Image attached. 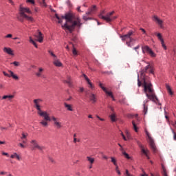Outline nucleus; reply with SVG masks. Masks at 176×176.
<instances>
[{
  "label": "nucleus",
  "mask_w": 176,
  "mask_h": 176,
  "mask_svg": "<svg viewBox=\"0 0 176 176\" xmlns=\"http://www.w3.org/2000/svg\"><path fill=\"white\" fill-rule=\"evenodd\" d=\"M148 71L149 74H152L153 75L155 74V67L153 64H148L140 72V75L143 77V87L144 88V92L146 93V96L148 100H151V101L156 102V101H159V99H157V97L155 95L153 89H152V84L148 83L145 80V74L148 73Z\"/></svg>",
  "instance_id": "nucleus-1"
},
{
  "label": "nucleus",
  "mask_w": 176,
  "mask_h": 176,
  "mask_svg": "<svg viewBox=\"0 0 176 176\" xmlns=\"http://www.w3.org/2000/svg\"><path fill=\"white\" fill-rule=\"evenodd\" d=\"M62 19H65L66 20V23L63 25V28L65 30L69 31V32H72L75 28L80 27L82 23H80V19H78L76 21H74V15L71 13L66 14L65 16H62Z\"/></svg>",
  "instance_id": "nucleus-2"
},
{
  "label": "nucleus",
  "mask_w": 176,
  "mask_h": 176,
  "mask_svg": "<svg viewBox=\"0 0 176 176\" xmlns=\"http://www.w3.org/2000/svg\"><path fill=\"white\" fill-rule=\"evenodd\" d=\"M43 100L40 98L34 99L33 100L34 104V108H36V109H37L38 111V115H39V116H42L43 118H44V120L40 122V124H42L43 127H47V122H52V119H50V115L48 113H47V111H42V109H41V102H43Z\"/></svg>",
  "instance_id": "nucleus-3"
},
{
  "label": "nucleus",
  "mask_w": 176,
  "mask_h": 176,
  "mask_svg": "<svg viewBox=\"0 0 176 176\" xmlns=\"http://www.w3.org/2000/svg\"><path fill=\"white\" fill-rule=\"evenodd\" d=\"M133 35H134V32L133 30H130L126 34L124 35H120V38L122 39V41H127V39H129V41H127L126 43L129 47H131V43L133 42H135L137 41V38H133Z\"/></svg>",
  "instance_id": "nucleus-4"
},
{
  "label": "nucleus",
  "mask_w": 176,
  "mask_h": 176,
  "mask_svg": "<svg viewBox=\"0 0 176 176\" xmlns=\"http://www.w3.org/2000/svg\"><path fill=\"white\" fill-rule=\"evenodd\" d=\"M25 13H28V14H32V12H31L30 8L20 7L19 14L21 16V17H24V19H26L28 21H31V23H34V18H32V16H29Z\"/></svg>",
  "instance_id": "nucleus-5"
},
{
  "label": "nucleus",
  "mask_w": 176,
  "mask_h": 176,
  "mask_svg": "<svg viewBox=\"0 0 176 176\" xmlns=\"http://www.w3.org/2000/svg\"><path fill=\"white\" fill-rule=\"evenodd\" d=\"M104 13V11L102 12V13L99 15L100 19H102V20H104L107 23H111L113 20H116L117 19V16H113V13H115L114 11L111 12H109L107 14L106 16H103L102 14Z\"/></svg>",
  "instance_id": "nucleus-6"
},
{
  "label": "nucleus",
  "mask_w": 176,
  "mask_h": 176,
  "mask_svg": "<svg viewBox=\"0 0 176 176\" xmlns=\"http://www.w3.org/2000/svg\"><path fill=\"white\" fill-rule=\"evenodd\" d=\"M97 10V6H93V7L88 11L84 16H83V20L85 21H87V20H91V18L89 17V16H91V14H94V13H96V11Z\"/></svg>",
  "instance_id": "nucleus-7"
},
{
  "label": "nucleus",
  "mask_w": 176,
  "mask_h": 176,
  "mask_svg": "<svg viewBox=\"0 0 176 176\" xmlns=\"http://www.w3.org/2000/svg\"><path fill=\"white\" fill-rule=\"evenodd\" d=\"M146 134L148 137L151 148L152 149L153 152L155 153L157 150H156V145H155V141H153V139L152 138V137H151V134H149V132H148V131H146Z\"/></svg>",
  "instance_id": "nucleus-8"
},
{
  "label": "nucleus",
  "mask_w": 176,
  "mask_h": 176,
  "mask_svg": "<svg viewBox=\"0 0 176 176\" xmlns=\"http://www.w3.org/2000/svg\"><path fill=\"white\" fill-rule=\"evenodd\" d=\"M153 21H155V24H157L162 29L164 28V21L157 15H154L152 17Z\"/></svg>",
  "instance_id": "nucleus-9"
},
{
  "label": "nucleus",
  "mask_w": 176,
  "mask_h": 176,
  "mask_svg": "<svg viewBox=\"0 0 176 176\" xmlns=\"http://www.w3.org/2000/svg\"><path fill=\"white\" fill-rule=\"evenodd\" d=\"M142 50L143 53H147L149 54V56H151V57H156V54H155L152 49H151V47H149L148 45L142 46Z\"/></svg>",
  "instance_id": "nucleus-10"
},
{
  "label": "nucleus",
  "mask_w": 176,
  "mask_h": 176,
  "mask_svg": "<svg viewBox=\"0 0 176 176\" xmlns=\"http://www.w3.org/2000/svg\"><path fill=\"white\" fill-rule=\"evenodd\" d=\"M9 74L6 73V72H3L4 76H7L8 78H12L15 80H19V76L14 74V72H12V70H8Z\"/></svg>",
  "instance_id": "nucleus-11"
},
{
  "label": "nucleus",
  "mask_w": 176,
  "mask_h": 176,
  "mask_svg": "<svg viewBox=\"0 0 176 176\" xmlns=\"http://www.w3.org/2000/svg\"><path fill=\"white\" fill-rule=\"evenodd\" d=\"M137 144H138V146L140 148L141 152L143 153V155L148 156V155H149V150H148V148H145L144 146V145H142V144H141V142L137 141Z\"/></svg>",
  "instance_id": "nucleus-12"
},
{
  "label": "nucleus",
  "mask_w": 176,
  "mask_h": 176,
  "mask_svg": "<svg viewBox=\"0 0 176 176\" xmlns=\"http://www.w3.org/2000/svg\"><path fill=\"white\" fill-rule=\"evenodd\" d=\"M51 120H53L54 124L56 129H61L63 127V125L61 124V122L58 121V118L52 116L50 118Z\"/></svg>",
  "instance_id": "nucleus-13"
},
{
  "label": "nucleus",
  "mask_w": 176,
  "mask_h": 176,
  "mask_svg": "<svg viewBox=\"0 0 176 176\" xmlns=\"http://www.w3.org/2000/svg\"><path fill=\"white\" fill-rule=\"evenodd\" d=\"M31 144L33 146V150L38 149V151H43V149H45V146H39V144H38V142H36V140H32Z\"/></svg>",
  "instance_id": "nucleus-14"
},
{
  "label": "nucleus",
  "mask_w": 176,
  "mask_h": 176,
  "mask_svg": "<svg viewBox=\"0 0 176 176\" xmlns=\"http://www.w3.org/2000/svg\"><path fill=\"white\" fill-rule=\"evenodd\" d=\"M155 35H157V37L159 39V41H160L162 46L164 49V50H167V47L166 46V44H164V40L163 39V37L162 36V34L155 32Z\"/></svg>",
  "instance_id": "nucleus-15"
},
{
  "label": "nucleus",
  "mask_w": 176,
  "mask_h": 176,
  "mask_svg": "<svg viewBox=\"0 0 176 176\" xmlns=\"http://www.w3.org/2000/svg\"><path fill=\"white\" fill-rule=\"evenodd\" d=\"M34 36L36 38L37 41L40 43H42L43 42V34L41 32H38L37 34H34Z\"/></svg>",
  "instance_id": "nucleus-16"
},
{
  "label": "nucleus",
  "mask_w": 176,
  "mask_h": 176,
  "mask_svg": "<svg viewBox=\"0 0 176 176\" xmlns=\"http://www.w3.org/2000/svg\"><path fill=\"white\" fill-rule=\"evenodd\" d=\"M89 101H91V104H96L97 102V94L91 93L89 94Z\"/></svg>",
  "instance_id": "nucleus-17"
},
{
  "label": "nucleus",
  "mask_w": 176,
  "mask_h": 176,
  "mask_svg": "<svg viewBox=\"0 0 176 176\" xmlns=\"http://www.w3.org/2000/svg\"><path fill=\"white\" fill-rule=\"evenodd\" d=\"M64 107L67 109V111H69L70 112H73L74 107L72 106V104H69L67 102H64Z\"/></svg>",
  "instance_id": "nucleus-18"
},
{
  "label": "nucleus",
  "mask_w": 176,
  "mask_h": 176,
  "mask_svg": "<svg viewBox=\"0 0 176 176\" xmlns=\"http://www.w3.org/2000/svg\"><path fill=\"white\" fill-rule=\"evenodd\" d=\"M149 100H144L143 102V107H144V115H146V113H148V102Z\"/></svg>",
  "instance_id": "nucleus-19"
},
{
  "label": "nucleus",
  "mask_w": 176,
  "mask_h": 176,
  "mask_svg": "<svg viewBox=\"0 0 176 176\" xmlns=\"http://www.w3.org/2000/svg\"><path fill=\"white\" fill-rule=\"evenodd\" d=\"M3 52L5 53H7V54H9L10 56H14V54H13V50H12L11 48L4 47Z\"/></svg>",
  "instance_id": "nucleus-20"
},
{
  "label": "nucleus",
  "mask_w": 176,
  "mask_h": 176,
  "mask_svg": "<svg viewBox=\"0 0 176 176\" xmlns=\"http://www.w3.org/2000/svg\"><path fill=\"white\" fill-rule=\"evenodd\" d=\"M65 83H67L69 87H74V85L72 84V80H71V76H67V80H64Z\"/></svg>",
  "instance_id": "nucleus-21"
},
{
  "label": "nucleus",
  "mask_w": 176,
  "mask_h": 176,
  "mask_svg": "<svg viewBox=\"0 0 176 176\" xmlns=\"http://www.w3.org/2000/svg\"><path fill=\"white\" fill-rule=\"evenodd\" d=\"M14 98V95H5L3 96L2 100H7L8 101H12Z\"/></svg>",
  "instance_id": "nucleus-22"
},
{
  "label": "nucleus",
  "mask_w": 176,
  "mask_h": 176,
  "mask_svg": "<svg viewBox=\"0 0 176 176\" xmlns=\"http://www.w3.org/2000/svg\"><path fill=\"white\" fill-rule=\"evenodd\" d=\"M166 90H167L169 96H173L174 95V92L173 91V90L171 89V87H170L168 85V84H166Z\"/></svg>",
  "instance_id": "nucleus-23"
},
{
  "label": "nucleus",
  "mask_w": 176,
  "mask_h": 176,
  "mask_svg": "<svg viewBox=\"0 0 176 176\" xmlns=\"http://www.w3.org/2000/svg\"><path fill=\"white\" fill-rule=\"evenodd\" d=\"M11 159H16V160H21V157L17 154V153H14V154L11 155Z\"/></svg>",
  "instance_id": "nucleus-24"
},
{
  "label": "nucleus",
  "mask_w": 176,
  "mask_h": 176,
  "mask_svg": "<svg viewBox=\"0 0 176 176\" xmlns=\"http://www.w3.org/2000/svg\"><path fill=\"white\" fill-rule=\"evenodd\" d=\"M53 64H54L56 65V67H63V63H61L58 59L57 58H55L54 59V62Z\"/></svg>",
  "instance_id": "nucleus-25"
},
{
  "label": "nucleus",
  "mask_w": 176,
  "mask_h": 176,
  "mask_svg": "<svg viewBox=\"0 0 176 176\" xmlns=\"http://www.w3.org/2000/svg\"><path fill=\"white\" fill-rule=\"evenodd\" d=\"M162 175L168 176L167 175V170L166 169V167L164 166V165L162 164Z\"/></svg>",
  "instance_id": "nucleus-26"
},
{
  "label": "nucleus",
  "mask_w": 176,
  "mask_h": 176,
  "mask_svg": "<svg viewBox=\"0 0 176 176\" xmlns=\"http://www.w3.org/2000/svg\"><path fill=\"white\" fill-rule=\"evenodd\" d=\"M42 72H43V69L42 67H40L38 69V72L36 73V76H38V78H40V76H42Z\"/></svg>",
  "instance_id": "nucleus-27"
},
{
  "label": "nucleus",
  "mask_w": 176,
  "mask_h": 176,
  "mask_svg": "<svg viewBox=\"0 0 176 176\" xmlns=\"http://www.w3.org/2000/svg\"><path fill=\"white\" fill-rule=\"evenodd\" d=\"M111 122H116V114L112 113L109 116Z\"/></svg>",
  "instance_id": "nucleus-28"
},
{
  "label": "nucleus",
  "mask_w": 176,
  "mask_h": 176,
  "mask_svg": "<svg viewBox=\"0 0 176 176\" xmlns=\"http://www.w3.org/2000/svg\"><path fill=\"white\" fill-rule=\"evenodd\" d=\"M104 93H106V94H108L109 96V97H111V98H113V95L112 94V92L108 91V90H107V88H103Z\"/></svg>",
  "instance_id": "nucleus-29"
},
{
  "label": "nucleus",
  "mask_w": 176,
  "mask_h": 176,
  "mask_svg": "<svg viewBox=\"0 0 176 176\" xmlns=\"http://www.w3.org/2000/svg\"><path fill=\"white\" fill-rule=\"evenodd\" d=\"M87 160L90 163V164H93L94 163V158L91 157H87Z\"/></svg>",
  "instance_id": "nucleus-30"
},
{
  "label": "nucleus",
  "mask_w": 176,
  "mask_h": 176,
  "mask_svg": "<svg viewBox=\"0 0 176 176\" xmlns=\"http://www.w3.org/2000/svg\"><path fill=\"white\" fill-rule=\"evenodd\" d=\"M132 124L133 126V129L136 133L138 132V127H137V124H135V122L134 121H132Z\"/></svg>",
  "instance_id": "nucleus-31"
},
{
  "label": "nucleus",
  "mask_w": 176,
  "mask_h": 176,
  "mask_svg": "<svg viewBox=\"0 0 176 176\" xmlns=\"http://www.w3.org/2000/svg\"><path fill=\"white\" fill-rule=\"evenodd\" d=\"M82 76L85 78V80L87 82L88 85L91 83V81H90V79L86 76V74H82Z\"/></svg>",
  "instance_id": "nucleus-32"
},
{
  "label": "nucleus",
  "mask_w": 176,
  "mask_h": 176,
  "mask_svg": "<svg viewBox=\"0 0 176 176\" xmlns=\"http://www.w3.org/2000/svg\"><path fill=\"white\" fill-rule=\"evenodd\" d=\"M111 163H113L114 164V166H118V163L116 162V159H115V157H111Z\"/></svg>",
  "instance_id": "nucleus-33"
},
{
  "label": "nucleus",
  "mask_w": 176,
  "mask_h": 176,
  "mask_svg": "<svg viewBox=\"0 0 176 176\" xmlns=\"http://www.w3.org/2000/svg\"><path fill=\"white\" fill-rule=\"evenodd\" d=\"M17 19L19 21H21V23H24V16H21V14L20 16H17Z\"/></svg>",
  "instance_id": "nucleus-34"
},
{
  "label": "nucleus",
  "mask_w": 176,
  "mask_h": 176,
  "mask_svg": "<svg viewBox=\"0 0 176 176\" xmlns=\"http://www.w3.org/2000/svg\"><path fill=\"white\" fill-rule=\"evenodd\" d=\"M55 17H56V19L58 20V23L59 24H61L63 23V20H61L60 17L58 16L57 14H55Z\"/></svg>",
  "instance_id": "nucleus-35"
},
{
  "label": "nucleus",
  "mask_w": 176,
  "mask_h": 176,
  "mask_svg": "<svg viewBox=\"0 0 176 176\" xmlns=\"http://www.w3.org/2000/svg\"><path fill=\"white\" fill-rule=\"evenodd\" d=\"M14 67H20V62L18 61H14L13 63H11Z\"/></svg>",
  "instance_id": "nucleus-36"
},
{
  "label": "nucleus",
  "mask_w": 176,
  "mask_h": 176,
  "mask_svg": "<svg viewBox=\"0 0 176 176\" xmlns=\"http://www.w3.org/2000/svg\"><path fill=\"white\" fill-rule=\"evenodd\" d=\"M138 85L139 87H141V86L142 85V82H141V81L140 80V75L138 74Z\"/></svg>",
  "instance_id": "nucleus-37"
},
{
  "label": "nucleus",
  "mask_w": 176,
  "mask_h": 176,
  "mask_svg": "<svg viewBox=\"0 0 176 176\" xmlns=\"http://www.w3.org/2000/svg\"><path fill=\"white\" fill-rule=\"evenodd\" d=\"M122 154L124 155V157H126V159H131L130 155H129V154L126 153V151H123Z\"/></svg>",
  "instance_id": "nucleus-38"
},
{
  "label": "nucleus",
  "mask_w": 176,
  "mask_h": 176,
  "mask_svg": "<svg viewBox=\"0 0 176 176\" xmlns=\"http://www.w3.org/2000/svg\"><path fill=\"white\" fill-rule=\"evenodd\" d=\"M116 171L118 175H121L122 173H120V170H119V166L117 165L116 166Z\"/></svg>",
  "instance_id": "nucleus-39"
},
{
  "label": "nucleus",
  "mask_w": 176,
  "mask_h": 176,
  "mask_svg": "<svg viewBox=\"0 0 176 176\" xmlns=\"http://www.w3.org/2000/svg\"><path fill=\"white\" fill-rule=\"evenodd\" d=\"M171 131H172V133H173V140H174L175 141H176V133H175V131H174V129H171Z\"/></svg>",
  "instance_id": "nucleus-40"
},
{
  "label": "nucleus",
  "mask_w": 176,
  "mask_h": 176,
  "mask_svg": "<svg viewBox=\"0 0 176 176\" xmlns=\"http://www.w3.org/2000/svg\"><path fill=\"white\" fill-rule=\"evenodd\" d=\"M48 53H50L52 57L57 58V56H56V54H54V53H53V52H52L51 50H49Z\"/></svg>",
  "instance_id": "nucleus-41"
},
{
  "label": "nucleus",
  "mask_w": 176,
  "mask_h": 176,
  "mask_svg": "<svg viewBox=\"0 0 176 176\" xmlns=\"http://www.w3.org/2000/svg\"><path fill=\"white\" fill-rule=\"evenodd\" d=\"M72 53L74 56H78V51H76V49L73 48Z\"/></svg>",
  "instance_id": "nucleus-42"
},
{
  "label": "nucleus",
  "mask_w": 176,
  "mask_h": 176,
  "mask_svg": "<svg viewBox=\"0 0 176 176\" xmlns=\"http://www.w3.org/2000/svg\"><path fill=\"white\" fill-rule=\"evenodd\" d=\"M8 174H9V173L8 172H5V171L0 172V175H8Z\"/></svg>",
  "instance_id": "nucleus-43"
},
{
  "label": "nucleus",
  "mask_w": 176,
  "mask_h": 176,
  "mask_svg": "<svg viewBox=\"0 0 176 176\" xmlns=\"http://www.w3.org/2000/svg\"><path fill=\"white\" fill-rule=\"evenodd\" d=\"M170 124H172V126L176 129V121H171Z\"/></svg>",
  "instance_id": "nucleus-44"
},
{
  "label": "nucleus",
  "mask_w": 176,
  "mask_h": 176,
  "mask_svg": "<svg viewBox=\"0 0 176 176\" xmlns=\"http://www.w3.org/2000/svg\"><path fill=\"white\" fill-rule=\"evenodd\" d=\"M88 85H89V87L90 89H91V90L94 89V86L93 83H91V82Z\"/></svg>",
  "instance_id": "nucleus-45"
},
{
  "label": "nucleus",
  "mask_w": 176,
  "mask_h": 176,
  "mask_svg": "<svg viewBox=\"0 0 176 176\" xmlns=\"http://www.w3.org/2000/svg\"><path fill=\"white\" fill-rule=\"evenodd\" d=\"M74 144H76L77 142H80V140L77 139L76 138H74Z\"/></svg>",
  "instance_id": "nucleus-46"
},
{
  "label": "nucleus",
  "mask_w": 176,
  "mask_h": 176,
  "mask_svg": "<svg viewBox=\"0 0 176 176\" xmlns=\"http://www.w3.org/2000/svg\"><path fill=\"white\" fill-rule=\"evenodd\" d=\"M140 31H142V32H143V34H144V35H147V34H146V31H145L144 28H140Z\"/></svg>",
  "instance_id": "nucleus-47"
},
{
  "label": "nucleus",
  "mask_w": 176,
  "mask_h": 176,
  "mask_svg": "<svg viewBox=\"0 0 176 176\" xmlns=\"http://www.w3.org/2000/svg\"><path fill=\"white\" fill-rule=\"evenodd\" d=\"M96 118H98V119H99V120H100L101 122H104V120H105V119H104V118H101L100 116H96Z\"/></svg>",
  "instance_id": "nucleus-48"
},
{
  "label": "nucleus",
  "mask_w": 176,
  "mask_h": 176,
  "mask_svg": "<svg viewBox=\"0 0 176 176\" xmlns=\"http://www.w3.org/2000/svg\"><path fill=\"white\" fill-rule=\"evenodd\" d=\"M41 3H42L43 6L46 7V2H45V0H41Z\"/></svg>",
  "instance_id": "nucleus-49"
},
{
  "label": "nucleus",
  "mask_w": 176,
  "mask_h": 176,
  "mask_svg": "<svg viewBox=\"0 0 176 176\" xmlns=\"http://www.w3.org/2000/svg\"><path fill=\"white\" fill-rule=\"evenodd\" d=\"M21 138V140H24V138H27V135L22 133V137Z\"/></svg>",
  "instance_id": "nucleus-50"
},
{
  "label": "nucleus",
  "mask_w": 176,
  "mask_h": 176,
  "mask_svg": "<svg viewBox=\"0 0 176 176\" xmlns=\"http://www.w3.org/2000/svg\"><path fill=\"white\" fill-rule=\"evenodd\" d=\"M32 43V45H34V47L38 49V45L36 44V43H35V41H33V43Z\"/></svg>",
  "instance_id": "nucleus-51"
},
{
  "label": "nucleus",
  "mask_w": 176,
  "mask_h": 176,
  "mask_svg": "<svg viewBox=\"0 0 176 176\" xmlns=\"http://www.w3.org/2000/svg\"><path fill=\"white\" fill-rule=\"evenodd\" d=\"M13 36V35H12V34H8L6 36V38H12Z\"/></svg>",
  "instance_id": "nucleus-52"
},
{
  "label": "nucleus",
  "mask_w": 176,
  "mask_h": 176,
  "mask_svg": "<svg viewBox=\"0 0 176 176\" xmlns=\"http://www.w3.org/2000/svg\"><path fill=\"white\" fill-rule=\"evenodd\" d=\"M28 2H29L30 3H32V5H34V3H35V1H34V0H28Z\"/></svg>",
  "instance_id": "nucleus-53"
},
{
  "label": "nucleus",
  "mask_w": 176,
  "mask_h": 176,
  "mask_svg": "<svg viewBox=\"0 0 176 176\" xmlns=\"http://www.w3.org/2000/svg\"><path fill=\"white\" fill-rule=\"evenodd\" d=\"M0 129H1V131H3V130H8V127L1 126Z\"/></svg>",
  "instance_id": "nucleus-54"
},
{
  "label": "nucleus",
  "mask_w": 176,
  "mask_h": 176,
  "mask_svg": "<svg viewBox=\"0 0 176 176\" xmlns=\"http://www.w3.org/2000/svg\"><path fill=\"white\" fill-rule=\"evenodd\" d=\"M2 155H3V156H7L8 157H9V154H8V153L3 152V153H2Z\"/></svg>",
  "instance_id": "nucleus-55"
},
{
  "label": "nucleus",
  "mask_w": 176,
  "mask_h": 176,
  "mask_svg": "<svg viewBox=\"0 0 176 176\" xmlns=\"http://www.w3.org/2000/svg\"><path fill=\"white\" fill-rule=\"evenodd\" d=\"M19 146H21V148H25V146H24V144H23L22 143H19Z\"/></svg>",
  "instance_id": "nucleus-56"
},
{
  "label": "nucleus",
  "mask_w": 176,
  "mask_h": 176,
  "mask_svg": "<svg viewBox=\"0 0 176 176\" xmlns=\"http://www.w3.org/2000/svg\"><path fill=\"white\" fill-rule=\"evenodd\" d=\"M80 93H83V91H85V88L80 87Z\"/></svg>",
  "instance_id": "nucleus-57"
},
{
  "label": "nucleus",
  "mask_w": 176,
  "mask_h": 176,
  "mask_svg": "<svg viewBox=\"0 0 176 176\" xmlns=\"http://www.w3.org/2000/svg\"><path fill=\"white\" fill-rule=\"evenodd\" d=\"M99 86H100V87L102 88V89L103 90V91H104V89H106L105 87H104L102 86V83H100V84H99Z\"/></svg>",
  "instance_id": "nucleus-58"
},
{
  "label": "nucleus",
  "mask_w": 176,
  "mask_h": 176,
  "mask_svg": "<svg viewBox=\"0 0 176 176\" xmlns=\"http://www.w3.org/2000/svg\"><path fill=\"white\" fill-rule=\"evenodd\" d=\"M30 43H33L34 41V40L32 39V37H30Z\"/></svg>",
  "instance_id": "nucleus-59"
},
{
  "label": "nucleus",
  "mask_w": 176,
  "mask_h": 176,
  "mask_svg": "<svg viewBox=\"0 0 176 176\" xmlns=\"http://www.w3.org/2000/svg\"><path fill=\"white\" fill-rule=\"evenodd\" d=\"M11 5H14V3L13 2V0H8Z\"/></svg>",
  "instance_id": "nucleus-60"
},
{
  "label": "nucleus",
  "mask_w": 176,
  "mask_h": 176,
  "mask_svg": "<svg viewBox=\"0 0 176 176\" xmlns=\"http://www.w3.org/2000/svg\"><path fill=\"white\" fill-rule=\"evenodd\" d=\"M5 144H6V142H5V141H0V145H5Z\"/></svg>",
  "instance_id": "nucleus-61"
},
{
  "label": "nucleus",
  "mask_w": 176,
  "mask_h": 176,
  "mask_svg": "<svg viewBox=\"0 0 176 176\" xmlns=\"http://www.w3.org/2000/svg\"><path fill=\"white\" fill-rule=\"evenodd\" d=\"M133 49L134 50H138V49H140V45L135 47Z\"/></svg>",
  "instance_id": "nucleus-62"
},
{
  "label": "nucleus",
  "mask_w": 176,
  "mask_h": 176,
  "mask_svg": "<svg viewBox=\"0 0 176 176\" xmlns=\"http://www.w3.org/2000/svg\"><path fill=\"white\" fill-rule=\"evenodd\" d=\"M125 174H126V175H131L129 174V170H126Z\"/></svg>",
  "instance_id": "nucleus-63"
},
{
  "label": "nucleus",
  "mask_w": 176,
  "mask_h": 176,
  "mask_svg": "<svg viewBox=\"0 0 176 176\" xmlns=\"http://www.w3.org/2000/svg\"><path fill=\"white\" fill-rule=\"evenodd\" d=\"M7 176H14V175H13L12 173H8V175H7Z\"/></svg>",
  "instance_id": "nucleus-64"
}]
</instances>
